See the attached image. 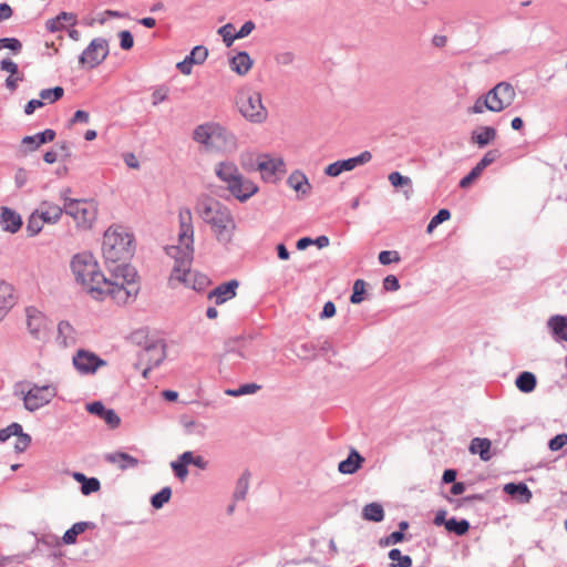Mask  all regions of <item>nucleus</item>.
Listing matches in <instances>:
<instances>
[{"instance_id": "obj_1", "label": "nucleus", "mask_w": 567, "mask_h": 567, "mask_svg": "<svg viewBox=\"0 0 567 567\" xmlns=\"http://www.w3.org/2000/svg\"><path fill=\"white\" fill-rule=\"evenodd\" d=\"M195 213L209 226L219 244L228 245L233 241L237 225L227 205L210 196H202L195 204Z\"/></svg>"}, {"instance_id": "obj_2", "label": "nucleus", "mask_w": 567, "mask_h": 567, "mask_svg": "<svg viewBox=\"0 0 567 567\" xmlns=\"http://www.w3.org/2000/svg\"><path fill=\"white\" fill-rule=\"evenodd\" d=\"M107 270L109 276L104 275V281L95 292L110 296L117 305L133 301L140 291L135 269L132 266H116Z\"/></svg>"}, {"instance_id": "obj_3", "label": "nucleus", "mask_w": 567, "mask_h": 567, "mask_svg": "<svg viewBox=\"0 0 567 567\" xmlns=\"http://www.w3.org/2000/svg\"><path fill=\"white\" fill-rule=\"evenodd\" d=\"M133 237L123 227H110L103 236L102 252L107 269L116 266H130L133 256Z\"/></svg>"}, {"instance_id": "obj_4", "label": "nucleus", "mask_w": 567, "mask_h": 567, "mask_svg": "<svg viewBox=\"0 0 567 567\" xmlns=\"http://www.w3.org/2000/svg\"><path fill=\"white\" fill-rule=\"evenodd\" d=\"M193 140L209 152L231 153L237 147L236 136L217 122L197 125L193 131Z\"/></svg>"}, {"instance_id": "obj_5", "label": "nucleus", "mask_w": 567, "mask_h": 567, "mask_svg": "<svg viewBox=\"0 0 567 567\" xmlns=\"http://www.w3.org/2000/svg\"><path fill=\"white\" fill-rule=\"evenodd\" d=\"M214 171L218 179L226 185V189L240 203L247 202L259 190L258 186L245 177L233 162H219Z\"/></svg>"}, {"instance_id": "obj_6", "label": "nucleus", "mask_w": 567, "mask_h": 567, "mask_svg": "<svg viewBox=\"0 0 567 567\" xmlns=\"http://www.w3.org/2000/svg\"><path fill=\"white\" fill-rule=\"evenodd\" d=\"M71 270L78 284L90 292H95L104 281V274L91 252L76 254L71 260Z\"/></svg>"}, {"instance_id": "obj_7", "label": "nucleus", "mask_w": 567, "mask_h": 567, "mask_svg": "<svg viewBox=\"0 0 567 567\" xmlns=\"http://www.w3.org/2000/svg\"><path fill=\"white\" fill-rule=\"evenodd\" d=\"M178 223H179L178 246H172L168 249V255H171V256L185 255L184 260L187 262L189 259V256L194 254L193 215H192V210L188 207H182L179 209Z\"/></svg>"}, {"instance_id": "obj_8", "label": "nucleus", "mask_w": 567, "mask_h": 567, "mask_svg": "<svg viewBox=\"0 0 567 567\" xmlns=\"http://www.w3.org/2000/svg\"><path fill=\"white\" fill-rule=\"evenodd\" d=\"M237 106L240 114L252 123H262L268 115L261 101V94L250 89H244L238 93Z\"/></svg>"}, {"instance_id": "obj_9", "label": "nucleus", "mask_w": 567, "mask_h": 567, "mask_svg": "<svg viewBox=\"0 0 567 567\" xmlns=\"http://www.w3.org/2000/svg\"><path fill=\"white\" fill-rule=\"evenodd\" d=\"M64 212L75 220L79 227L86 229L93 225L97 208L93 202L78 199L75 202H68L66 210Z\"/></svg>"}, {"instance_id": "obj_10", "label": "nucleus", "mask_w": 567, "mask_h": 567, "mask_svg": "<svg viewBox=\"0 0 567 567\" xmlns=\"http://www.w3.org/2000/svg\"><path fill=\"white\" fill-rule=\"evenodd\" d=\"M488 101L491 103V112H502L509 107L515 99V87L509 82H499L487 92Z\"/></svg>"}, {"instance_id": "obj_11", "label": "nucleus", "mask_w": 567, "mask_h": 567, "mask_svg": "<svg viewBox=\"0 0 567 567\" xmlns=\"http://www.w3.org/2000/svg\"><path fill=\"white\" fill-rule=\"evenodd\" d=\"M56 395V389L53 385H37L33 384L24 394H23V404L24 408L34 412L42 406L47 405L52 401V399Z\"/></svg>"}, {"instance_id": "obj_12", "label": "nucleus", "mask_w": 567, "mask_h": 567, "mask_svg": "<svg viewBox=\"0 0 567 567\" xmlns=\"http://www.w3.org/2000/svg\"><path fill=\"white\" fill-rule=\"evenodd\" d=\"M75 371L81 375H93L107 363L90 350L79 349L72 358Z\"/></svg>"}, {"instance_id": "obj_13", "label": "nucleus", "mask_w": 567, "mask_h": 567, "mask_svg": "<svg viewBox=\"0 0 567 567\" xmlns=\"http://www.w3.org/2000/svg\"><path fill=\"white\" fill-rule=\"evenodd\" d=\"M109 54V44L105 39L96 38L91 41L87 48L79 56L82 66L93 69L101 64Z\"/></svg>"}, {"instance_id": "obj_14", "label": "nucleus", "mask_w": 567, "mask_h": 567, "mask_svg": "<svg viewBox=\"0 0 567 567\" xmlns=\"http://www.w3.org/2000/svg\"><path fill=\"white\" fill-rule=\"evenodd\" d=\"M251 354L250 341L245 338L229 340L221 358L225 364L237 365L241 360L248 359Z\"/></svg>"}, {"instance_id": "obj_15", "label": "nucleus", "mask_w": 567, "mask_h": 567, "mask_svg": "<svg viewBox=\"0 0 567 567\" xmlns=\"http://www.w3.org/2000/svg\"><path fill=\"white\" fill-rule=\"evenodd\" d=\"M27 329L29 333L37 340H41L47 336L49 330L48 317L35 307L25 308Z\"/></svg>"}, {"instance_id": "obj_16", "label": "nucleus", "mask_w": 567, "mask_h": 567, "mask_svg": "<svg viewBox=\"0 0 567 567\" xmlns=\"http://www.w3.org/2000/svg\"><path fill=\"white\" fill-rule=\"evenodd\" d=\"M371 158L372 154L369 151H364L360 153L358 156L342 161H337L332 164H329L326 167L324 173L330 177H337L343 172H350L360 165L369 163Z\"/></svg>"}, {"instance_id": "obj_17", "label": "nucleus", "mask_w": 567, "mask_h": 567, "mask_svg": "<svg viewBox=\"0 0 567 567\" xmlns=\"http://www.w3.org/2000/svg\"><path fill=\"white\" fill-rule=\"evenodd\" d=\"M175 265L173 267L169 284L175 287L176 284H182L187 288H190V284L193 281V277L188 275H193V270H190V265L193 261V255L189 256L188 261L184 260L185 255H174Z\"/></svg>"}, {"instance_id": "obj_18", "label": "nucleus", "mask_w": 567, "mask_h": 567, "mask_svg": "<svg viewBox=\"0 0 567 567\" xmlns=\"http://www.w3.org/2000/svg\"><path fill=\"white\" fill-rule=\"evenodd\" d=\"M257 168L265 182L274 183L277 179V174L284 173L285 163L281 158L262 154L257 157Z\"/></svg>"}, {"instance_id": "obj_19", "label": "nucleus", "mask_w": 567, "mask_h": 567, "mask_svg": "<svg viewBox=\"0 0 567 567\" xmlns=\"http://www.w3.org/2000/svg\"><path fill=\"white\" fill-rule=\"evenodd\" d=\"M86 411L99 416L111 429H116L121 424V417L117 415V413L113 409H106L105 405L100 401H94L86 404Z\"/></svg>"}, {"instance_id": "obj_20", "label": "nucleus", "mask_w": 567, "mask_h": 567, "mask_svg": "<svg viewBox=\"0 0 567 567\" xmlns=\"http://www.w3.org/2000/svg\"><path fill=\"white\" fill-rule=\"evenodd\" d=\"M55 342L60 348H71L78 342V331L66 320H62L56 327Z\"/></svg>"}, {"instance_id": "obj_21", "label": "nucleus", "mask_w": 567, "mask_h": 567, "mask_svg": "<svg viewBox=\"0 0 567 567\" xmlns=\"http://www.w3.org/2000/svg\"><path fill=\"white\" fill-rule=\"evenodd\" d=\"M165 359V346L162 342H152L140 353V361L147 362L153 368L161 364Z\"/></svg>"}, {"instance_id": "obj_22", "label": "nucleus", "mask_w": 567, "mask_h": 567, "mask_svg": "<svg viewBox=\"0 0 567 567\" xmlns=\"http://www.w3.org/2000/svg\"><path fill=\"white\" fill-rule=\"evenodd\" d=\"M237 288L238 281L230 280L228 282L217 286L215 289L209 291L208 298L214 299L216 305H223L236 296Z\"/></svg>"}, {"instance_id": "obj_23", "label": "nucleus", "mask_w": 567, "mask_h": 567, "mask_svg": "<svg viewBox=\"0 0 567 567\" xmlns=\"http://www.w3.org/2000/svg\"><path fill=\"white\" fill-rule=\"evenodd\" d=\"M0 226L2 230L14 234L22 226L21 216L9 207H1L0 209Z\"/></svg>"}, {"instance_id": "obj_24", "label": "nucleus", "mask_w": 567, "mask_h": 567, "mask_svg": "<svg viewBox=\"0 0 567 567\" xmlns=\"http://www.w3.org/2000/svg\"><path fill=\"white\" fill-rule=\"evenodd\" d=\"M547 328L555 341L567 342V317L561 315H554L547 320Z\"/></svg>"}, {"instance_id": "obj_25", "label": "nucleus", "mask_w": 567, "mask_h": 567, "mask_svg": "<svg viewBox=\"0 0 567 567\" xmlns=\"http://www.w3.org/2000/svg\"><path fill=\"white\" fill-rule=\"evenodd\" d=\"M37 210L47 224L58 223L64 212L61 206L48 200H43Z\"/></svg>"}, {"instance_id": "obj_26", "label": "nucleus", "mask_w": 567, "mask_h": 567, "mask_svg": "<svg viewBox=\"0 0 567 567\" xmlns=\"http://www.w3.org/2000/svg\"><path fill=\"white\" fill-rule=\"evenodd\" d=\"M104 460L116 465L122 471L136 467L138 465V460L136 457L124 452L107 453L104 456Z\"/></svg>"}, {"instance_id": "obj_27", "label": "nucleus", "mask_w": 567, "mask_h": 567, "mask_svg": "<svg viewBox=\"0 0 567 567\" xmlns=\"http://www.w3.org/2000/svg\"><path fill=\"white\" fill-rule=\"evenodd\" d=\"M503 491L509 496L517 498L519 503H529L533 494L525 483H507Z\"/></svg>"}, {"instance_id": "obj_28", "label": "nucleus", "mask_w": 567, "mask_h": 567, "mask_svg": "<svg viewBox=\"0 0 567 567\" xmlns=\"http://www.w3.org/2000/svg\"><path fill=\"white\" fill-rule=\"evenodd\" d=\"M492 442L486 437H474L468 446L471 454H478L484 462L489 461L493 455L491 453Z\"/></svg>"}, {"instance_id": "obj_29", "label": "nucleus", "mask_w": 567, "mask_h": 567, "mask_svg": "<svg viewBox=\"0 0 567 567\" xmlns=\"http://www.w3.org/2000/svg\"><path fill=\"white\" fill-rule=\"evenodd\" d=\"M13 287L4 281L0 282V321L14 305Z\"/></svg>"}, {"instance_id": "obj_30", "label": "nucleus", "mask_w": 567, "mask_h": 567, "mask_svg": "<svg viewBox=\"0 0 567 567\" xmlns=\"http://www.w3.org/2000/svg\"><path fill=\"white\" fill-rule=\"evenodd\" d=\"M364 458L357 450L352 449L348 457L339 463L338 470L342 474H353L362 466Z\"/></svg>"}, {"instance_id": "obj_31", "label": "nucleus", "mask_w": 567, "mask_h": 567, "mask_svg": "<svg viewBox=\"0 0 567 567\" xmlns=\"http://www.w3.org/2000/svg\"><path fill=\"white\" fill-rule=\"evenodd\" d=\"M287 184L302 196H307L311 189L308 177L300 171L292 172L287 179Z\"/></svg>"}, {"instance_id": "obj_32", "label": "nucleus", "mask_w": 567, "mask_h": 567, "mask_svg": "<svg viewBox=\"0 0 567 567\" xmlns=\"http://www.w3.org/2000/svg\"><path fill=\"white\" fill-rule=\"evenodd\" d=\"M55 137V132L51 128H47L43 132L34 135H28L22 138V144L30 146L31 151L37 150L40 145L52 142Z\"/></svg>"}, {"instance_id": "obj_33", "label": "nucleus", "mask_w": 567, "mask_h": 567, "mask_svg": "<svg viewBox=\"0 0 567 567\" xmlns=\"http://www.w3.org/2000/svg\"><path fill=\"white\" fill-rule=\"evenodd\" d=\"M252 66V60L245 51L238 52L230 59V69L239 75H245Z\"/></svg>"}, {"instance_id": "obj_34", "label": "nucleus", "mask_w": 567, "mask_h": 567, "mask_svg": "<svg viewBox=\"0 0 567 567\" xmlns=\"http://www.w3.org/2000/svg\"><path fill=\"white\" fill-rule=\"evenodd\" d=\"M72 476L76 482L81 483V493L83 495H90L101 488V483L96 477H86L80 472H74Z\"/></svg>"}, {"instance_id": "obj_35", "label": "nucleus", "mask_w": 567, "mask_h": 567, "mask_svg": "<svg viewBox=\"0 0 567 567\" xmlns=\"http://www.w3.org/2000/svg\"><path fill=\"white\" fill-rule=\"evenodd\" d=\"M496 137V130L492 126H482L472 133V142L484 147Z\"/></svg>"}, {"instance_id": "obj_36", "label": "nucleus", "mask_w": 567, "mask_h": 567, "mask_svg": "<svg viewBox=\"0 0 567 567\" xmlns=\"http://www.w3.org/2000/svg\"><path fill=\"white\" fill-rule=\"evenodd\" d=\"M362 517L365 520L379 523L384 518V511L380 503H369L362 509Z\"/></svg>"}, {"instance_id": "obj_37", "label": "nucleus", "mask_w": 567, "mask_h": 567, "mask_svg": "<svg viewBox=\"0 0 567 567\" xmlns=\"http://www.w3.org/2000/svg\"><path fill=\"white\" fill-rule=\"evenodd\" d=\"M90 527H93V523L79 522L73 524L72 527L64 533L62 537L63 543L68 545L74 544L76 542L78 536L84 533Z\"/></svg>"}, {"instance_id": "obj_38", "label": "nucleus", "mask_w": 567, "mask_h": 567, "mask_svg": "<svg viewBox=\"0 0 567 567\" xmlns=\"http://www.w3.org/2000/svg\"><path fill=\"white\" fill-rule=\"evenodd\" d=\"M516 386L524 393H529L536 388V377L528 371L518 374L515 381Z\"/></svg>"}, {"instance_id": "obj_39", "label": "nucleus", "mask_w": 567, "mask_h": 567, "mask_svg": "<svg viewBox=\"0 0 567 567\" xmlns=\"http://www.w3.org/2000/svg\"><path fill=\"white\" fill-rule=\"evenodd\" d=\"M182 424L185 430V433L188 435L203 437L206 434L207 425L204 424L203 422L192 419H183Z\"/></svg>"}, {"instance_id": "obj_40", "label": "nucleus", "mask_w": 567, "mask_h": 567, "mask_svg": "<svg viewBox=\"0 0 567 567\" xmlns=\"http://www.w3.org/2000/svg\"><path fill=\"white\" fill-rule=\"evenodd\" d=\"M47 224L44 220H42L41 215L35 209L29 217L27 223V233L29 236H35L38 235L42 228L43 225Z\"/></svg>"}, {"instance_id": "obj_41", "label": "nucleus", "mask_w": 567, "mask_h": 567, "mask_svg": "<svg viewBox=\"0 0 567 567\" xmlns=\"http://www.w3.org/2000/svg\"><path fill=\"white\" fill-rule=\"evenodd\" d=\"M445 528L450 533H454L458 536L465 535L470 529V523L466 519L457 520L455 517L447 519Z\"/></svg>"}, {"instance_id": "obj_42", "label": "nucleus", "mask_w": 567, "mask_h": 567, "mask_svg": "<svg viewBox=\"0 0 567 567\" xmlns=\"http://www.w3.org/2000/svg\"><path fill=\"white\" fill-rule=\"evenodd\" d=\"M389 558L392 560L389 567H411L412 558L408 555H402L401 550L393 548L389 551Z\"/></svg>"}, {"instance_id": "obj_43", "label": "nucleus", "mask_w": 567, "mask_h": 567, "mask_svg": "<svg viewBox=\"0 0 567 567\" xmlns=\"http://www.w3.org/2000/svg\"><path fill=\"white\" fill-rule=\"evenodd\" d=\"M249 473L244 472L240 477L237 480L236 488L234 492V499L235 501H243L246 497V494L249 488Z\"/></svg>"}, {"instance_id": "obj_44", "label": "nucleus", "mask_w": 567, "mask_h": 567, "mask_svg": "<svg viewBox=\"0 0 567 567\" xmlns=\"http://www.w3.org/2000/svg\"><path fill=\"white\" fill-rule=\"evenodd\" d=\"M172 496V489L168 486L163 487L158 493L154 494L151 498V504L154 508L159 509L166 504Z\"/></svg>"}, {"instance_id": "obj_45", "label": "nucleus", "mask_w": 567, "mask_h": 567, "mask_svg": "<svg viewBox=\"0 0 567 567\" xmlns=\"http://www.w3.org/2000/svg\"><path fill=\"white\" fill-rule=\"evenodd\" d=\"M261 386L256 383H247L238 386L237 389H228L225 391L227 395L230 396H241L247 394L256 393Z\"/></svg>"}, {"instance_id": "obj_46", "label": "nucleus", "mask_w": 567, "mask_h": 567, "mask_svg": "<svg viewBox=\"0 0 567 567\" xmlns=\"http://www.w3.org/2000/svg\"><path fill=\"white\" fill-rule=\"evenodd\" d=\"M179 456H181V460L184 463H186V465H195L196 467H198L200 470H205L207 467V461L199 455H194V453L190 451H186L183 454H181Z\"/></svg>"}, {"instance_id": "obj_47", "label": "nucleus", "mask_w": 567, "mask_h": 567, "mask_svg": "<svg viewBox=\"0 0 567 567\" xmlns=\"http://www.w3.org/2000/svg\"><path fill=\"white\" fill-rule=\"evenodd\" d=\"M62 22L73 24L75 22V17L72 13L61 12L54 20L48 21L47 27L51 31H56L60 29Z\"/></svg>"}, {"instance_id": "obj_48", "label": "nucleus", "mask_w": 567, "mask_h": 567, "mask_svg": "<svg viewBox=\"0 0 567 567\" xmlns=\"http://www.w3.org/2000/svg\"><path fill=\"white\" fill-rule=\"evenodd\" d=\"M208 56V50L204 45H196L186 58L193 64H202Z\"/></svg>"}, {"instance_id": "obj_49", "label": "nucleus", "mask_w": 567, "mask_h": 567, "mask_svg": "<svg viewBox=\"0 0 567 567\" xmlns=\"http://www.w3.org/2000/svg\"><path fill=\"white\" fill-rule=\"evenodd\" d=\"M64 94V90L61 86H55L52 89H43L40 92L41 101H48L50 103H53L58 100H60Z\"/></svg>"}, {"instance_id": "obj_50", "label": "nucleus", "mask_w": 567, "mask_h": 567, "mask_svg": "<svg viewBox=\"0 0 567 567\" xmlns=\"http://www.w3.org/2000/svg\"><path fill=\"white\" fill-rule=\"evenodd\" d=\"M485 111H491V103L487 93L476 99L474 104L470 107L468 112L473 114H482Z\"/></svg>"}, {"instance_id": "obj_51", "label": "nucleus", "mask_w": 567, "mask_h": 567, "mask_svg": "<svg viewBox=\"0 0 567 567\" xmlns=\"http://www.w3.org/2000/svg\"><path fill=\"white\" fill-rule=\"evenodd\" d=\"M234 31V25L231 23H227L218 29V34L221 35L224 43L227 48L231 47L234 41L237 40L236 33Z\"/></svg>"}, {"instance_id": "obj_52", "label": "nucleus", "mask_w": 567, "mask_h": 567, "mask_svg": "<svg viewBox=\"0 0 567 567\" xmlns=\"http://www.w3.org/2000/svg\"><path fill=\"white\" fill-rule=\"evenodd\" d=\"M388 178L393 187H412L411 178L408 176H403L399 172H392Z\"/></svg>"}, {"instance_id": "obj_53", "label": "nucleus", "mask_w": 567, "mask_h": 567, "mask_svg": "<svg viewBox=\"0 0 567 567\" xmlns=\"http://www.w3.org/2000/svg\"><path fill=\"white\" fill-rule=\"evenodd\" d=\"M193 281L190 284V288L195 291H203L210 282L209 278L200 272L193 271Z\"/></svg>"}, {"instance_id": "obj_54", "label": "nucleus", "mask_w": 567, "mask_h": 567, "mask_svg": "<svg viewBox=\"0 0 567 567\" xmlns=\"http://www.w3.org/2000/svg\"><path fill=\"white\" fill-rule=\"evenodd\" d=\"M21 424L13 422L4 429L0 430V442L8 441L11 436H17L21 433Z\"/></svg>"}, {"instance_id": "obj_55", "label": "nucleus", "mask_w": 567, "mask_h": 567, "mask_svg": "<svg viewBox=\"0 0 567 567\" xmlns=\"http://www.w3.org/2000/svg\"><path fill=\"white\" fill-rule=\"evenodd\" d=\"M171 467L178 480L182 482L185 481L188 475V470L186 463L181 460V456L171 463Z\"/></svg>"}, {"instance_id": "obj_56", "label": "nucleus", "mask_w": 567, "mask_h": 567, "mask_svg": "<svg viewBox=\"0 0 567 567\" xmlns=\"http://www.w3.org/2000/svg\"><path fill=\"white\" fill-rule=\"evenodd\" d=\"M365 290V282L362 279H358L353 284V292L350 297L351 303L358 305L363 300L362 295Z\"/></svg>"}, {"instance_id": "obj_57", "label": "nucleus", "mask_w": 567, "mask_h": 567, "mask_svg": "<svg viewBox=\"0 0 567 567\" xmlns=\"http://www.w3.org/2000/svg\"><path fill=\"white\" fill-rule=\"evenodd\" d=\"M9 49L14 53H19L22 49L21 42L16 38H1L0 50Z\"/></svg>"}, {"instance_id": "obj_58", "label": "nucleus", "mask_w": 567, "mask_h": 567, "mask_svg": "<svg viewBox=\"0 0 567 567\" xmlns=\"http://www.w3.org/2000/svg\"><path fill=\"white\" fill-rule=\"evenodd\" d=\"M400 260V256L398 251L394 250H383L379 254V262L381 265H390L392 262H398Z\"/></svg>"}, {"instance_id": "obj_59", "label": "nucleus", "mask_w": 567, "mask_h": 567, "mask_svg": "<svg viewBox=\"0 0 567 567\" xmlns=\"http://www.w3.org/2000/svg\"><path fill=\"white\" fill-rule=\"evenodd\" d=\"M168 96V89L166 86H158L152 93V104L157 106L162 102L166 101Z\"/></svg>"}, {"instance_id": "obj_60", "label": "nucleus", "mask_w": 567, "mask_h": 567, "mask_svg": "<svg viewBox=\"0 0 567 567\" xmlns=\"http://www.w3.org/2000/svg\"><path fill=\"white\" fill-rule=\"evenodd\" d=\"M567 444V434L561 433L549 440L548 447L551 451H559Z\"/></svg>"}, {"instance_id": "obj_61", "label": "nucleus", "mask_w": 567, "mask_h": 567, "mask_svg": "<svg viewBox=\"0 0 567 567\" xmlns=\"http://www.w3.org/2000/svg\"><path fill=\"white\" fill-rule=\"evenodd\" d=\"M120 45L123 50H130L134 45V39L130 31L124 30L118 33Z\"/></svg>"}, {"instance_id": "obj_62", "label": "nucleus", "mask_w": 567, "mask_h": 567, "mask_svg": "<svg viewBox=\"0 0 567 567\" xmlns=\"http://www.w3.org/2000/svg\"><path fill=\"white\" fill-rule=\"evenodd\" d=\"M404 538V534L401 530H396L391 533L389 536L380 540L382 546H391L402 542Z\"/></svg>"}, {"instance_id": "obj_63", "label": "nucleus", "mask_w": 567, "mask_h": 567, "mask_svg": "<svg viewBox=\"0 0 567 567\" xmlns=\"http://www.w3.org/2000/svg\"><path fill=\"white\" fill-rule=\"evenodd\" d=\"M240 164H241V167L244 169H246L247 172L258 171L257 158H254V156L250 154L241 156Z\"/></svg>"}, {"instance_id": "obj_64", "label": "nucleus", "mask_w": 567, "mask_h": 567, "mask_svg": "<svg viewBox=\"0 0 567 567\" xmlns=\"http://www.w3.org/2000/svg\"><path fill=\"white\" fill-rule=\"evenodd\" d=\"M383 288L386 291H396L400 288V282L394 275H389L383 279Z\"/></svg>"}]
</instances>
